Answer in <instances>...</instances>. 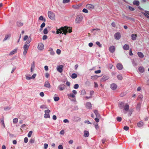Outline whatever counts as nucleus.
I'll use <instances>...</instances> for the list:
<instances>
[{
	"instance_id": "obj_42",
	"label": "nucleus",
	"mask_w": 149,
	"mask_h": 149,
	"mask_svg": "<svg viewBox=\"0 0 149 149\" xmlns=\"http://www.w3.org/2000/svg\"><path fill=\"white\" fill-rule=\"evenodd\" d=\"M26 77L27 80H29L32 79V77H29L28 75H26Z\"/></svg>"
},
{
	"instance_id": "obj_1",
	"label": "nucleus",
	"mask_w": 149,
	"mask_h": 149,
	"mask_svg": "<svg viewBox=\"0 0 149 149\" xmlns=\"http://www.w3.org/2000/svg\"><path fill=\"white\" fill-rule=\"evenodd\" d=\"M68 32L70 33L72 32L71 28L65 26L63 27H61L56 31V33L58 34L59 33L64 34L65 35H66Z\"/></svg>"
},
{
	"instance_id": "obj_29",
	"label": "nucleus",
	"mask_w": 149,
	"mask_h": 149,
	"mask_svg": "<svg viewBox=\"0 0 149 149\" xmlns=\"http://www.w3.org/2000/svg\"><path fill=\"white\" fill-rule=\"evenodd\" d=\"M67 95L69 98H70V97L74 98L75 96L74 95L71 93L68 94Z\"/></svg>"
},
{
	"instance_id": "obj_20",
	"label": "nucleus",
	"mask_w": 149,
	"mask_h": 149,
	"mask_svg": "<svg viewBox=\"0 0 149 149\" xmlns=\"http://www.w3.org/2000/svg\"><path fill=\"white\" fill-rule=\"evenodd\" d=\"M143 122L140 121L137 124V126L139 127H141L143 126Z\"/></svg>"
},
{
	"instance_id": "obj_49",
	"label": "nucleus",
	"mask_w": 149,
	"mask_h": 149,
	"mask_svg": "<svg viewBox=\"0 0 149 149\" xmlns=\"http://www.w3.org/2000/svg\"><path fill=\"white\" fill-rule=\"evenodd\" d=\"M79 85L77 84H75L74 86V89H77L79 88Z\"/></svg>"
},
{
	"instance_id": "obj_51",
	"label": "nucleus",
	"mask_w": 149,
	"mask_h": 149,
	"mask_svg": "<svg viewBox=\"0 0 149 149\" xmlns=\"http://www.w3.org/2000/svg\"><path fill=\"white\" fill-rule=\"evenodd\" d=\"M70 1V0H63V3H66L69 2Z\"/></svg>"
},
{
	"instance_id": "obj_55",
	"label": "nucleus",
	"mask_w": 149,
	"mask_h": 149,
	"mask_svg": "<svg viewBox=\"0 0 149 149\" xmlns=\"http://www.w3.org/2000/svg\"><path fill=\"white\" fill-rule=\"evenodd\" d=\"M72 7L74 9H77L79 8V7L77 5H73Z\"/></svg>"
},
{
	"instance_id": "obj_43",
	"label": "nucleus",
	"mask_w": 149,
	"mask_h": 149,
	"mask_svg": "<svg viewBox=\"0 0 149 149\" xmlns=\"http://www.w3.org/2000/svg\"><path fill=\"white\" fill-rule=\"evenodd\" d=\"M96 44L97 45H98L100 47H101L102 46V45L100 44V42L98 41L96 42Z\"/></svg>"
},
{
	"instance_id": "obj_33",
	"label": "nucleus",
	"mask_w": 149,
	"mask_h": 149,
	"mask_svg": "<svg viewBox=\"0 0 149 149\" xmlns=\"http://www.w3.org/2000/svg\"><path fill=\"white\" fill-rule=\"evenodd\" d=\"M10 35H6L5 36V38L3 40V41H4L6 40L8 38H10Z\"/></svg>"
},
{
	"instance_id": "obj_61",
	"label": "nucleus",
	"mask_w": 149,
	"mask_h": 149,
	"mask_svg": "<svg viewBox=\"0 0 149 149\" xmlns=\"http://www.w3.org/2000/svg\"><path fill=\"white\" fill-rule=\"evenodd\" d=\"M47 38V36L46 35H44L42 37V39L43 40H45Z\"/></svg>"
},
{
	"instance_id": "obj_46",
	"label": "nucleus",
	"mask_w": 149,
	"mask_h": 149,
	"mask_svg": "<svg viewBox=\"0 0 149 149\" xmlns=\"http://www.w3.org/2000/svg\"><path fill=\"white\" fill-rule=\"evenodd\" d=\"M43 33L44 34H46L47 33L48 31L47 29H45L43 31Z\"/></svg>"
},
{
	"instance_id": "obj_52",
	"label": "nucleus",
	"mask_w": 149,
	"mask_h": 149,
	"mask_svg": "<svg viewBox=\"0 0 149 149\" xmlns=\"http://www.w3.org/2000/svg\"><path fill=\"white\" fill-rule=\"evenodd\" d=\"M28 141V139L27 137H25L24 139V141L25 143H27Z\"/></svg>"
},
{
	"instance_id": "obj_28",
	"label": "nucleus",
	"mask_w": 149,
	"mask_h": 149,
	"mask_svg": "<svg viewBox=\"0 0 149 149\" xmlns=\"http://www.w3.org/2000/svg\"><path fill=\"white\" fill-rule=\"evenodd\" d=\"M138 56L141 58H143L144 56L143 54L141 52H138L137 53Z\"/></svg>"
},
{
	"instance_id": "obj_32",
	"label": "nucleus",
	"mask_w": 149,
	"mask_h": 149,
	"mask_svg": "<svg viewBox=\"0 0 149 149\" xmlns=\"http://www.w3.org/2000/svg\"><path fill=\"white\" fill-rule=\"evenodd\" d=\"M133 4L134 5L138 6L139 4V2L138 1L135 0L133 2Z\"/></svg>"
},
{
	"instance_id": "obj_15",
	"label": "nucleus",
	"mask_w": 149,
	"mask_h": 149,
	"mask_svg": "<svg viewBox=\"0 0 149 149\" xmlns=\"http://www.w3.org/2000/svg\"><path fill=\"white\" fill-rule=\"evenodd\" d=\"M109 79V77L108 76L104 75L102 77L101 80L102 81H105L106 80H108Z\"/></svg>"
},
{
	"instance_id": "obj_40",
	"label": "nucleus",
	"mask_w": 149,
	"mask_h": 149,
	"mask_svg": "<svg viewBox=\"0 0 149 149\" xmlns=\"http://www.w3.org/2000/svg\"><path fill=\"white\" fill-rule=\"evenodd\" d=\"M132 63L133 65L134 66H136L137 65V64L135 62L134 59H133L132 61Z\"/></svg>"
},
{
	"instance_id": "obj_39",
	"label": "nucleus",
	"mask_w": 149,
	"mask_h": 149,
	"mask_svg": "<svg viewBox=\"0 0 149 149\" xmlns=\"http://www.w3.org/2000/svg\"><path fill=\"white\" fill-rule=\"evenodd\" d=\"M45 24L44 22H43L42 23V24H41V25L40 26V30H41L42 29V28L45 27Z\"/></svg>"
},
{
	"instance_id": "obj_45",
	"label": "nucleus",
	"mask_w": 149,
	"mask_h": 149,
	"mask_svg": "<svg viewBox=\"0 0 149 149\" xmlns=\"http://www.w3.org/2000/svg\"><path fill=\"white\" fill-rule=\"evenodd\" d=\"M116 119L118 121L120 122L122 120V118L120 117H117Z\"/></svg>"
},
{
	"instance_id": "obj_8",
	"label": "nucleus",
	"mask_w": 149,
	"mask_h": 149,
	"mask_svg": "<svg viewBox=\"0 0 149 149\" xmlns=\"http://www.w3.org/2000/svg\"><path fill=\"white\" fill-rule=\"evenodd\" d=\"M86 8L88 10H93L94 8V6L92 4H88L86 5Z\"/></svg>"
},
{
	"instance_id": "obj_9",
	"label": "nucleus",
	"mask_w": 149,
	"mask_h": 149,
	"mask_svg": "<svg viewBox=\"0 0 149 149\" xmlns=\"http://www.w3.org/2000/svg\"><path fill=\"white\" fill-rule=\"evenodd\" d=\"M44 48V45L42 43H40L38 44V48L40 50H42Z\"/></svg>"
},
{
	"instance_id": "obj_36",
	"label": "nucleus",
	"mask_w": 149,
	"mask_h": 149,
	"mask_svg": "<svg viewBox=\"0 0 149 149\" xmlns=\"http://www.w3.org/2000/svg\"><path fill=\"white\" fill-rule=\"evenodd\" d=\"M77 77V75L75 73H73L71 76V77L72 79H75Z\"/></svg>"
},
{
	"instance_id": "obj_48",
	"label": "nucleus",
	"mask_w": 149,
	"mask_h": 149,
	"mask_svg": "<svg viewBox=\"0 0 149 149\" xmlns=\"http://www.w3.org/2000/svg\"><path fill=\"white\" fill-rule=\"evenodd\" d=\"M82 12L86 13H88V11L86 8H84L82 10Z\"/></svg>"
},
{
	"instance_id": "obj_38",
	"label": "nucleus",
	"mask_w": 149,
	"mask_h": 149,
	"mask_svg": "<svg viewBox=\"0 0 149 149\" xmlns=\"http://www.w3.org/2000/svg\"><path fill=\"white\" fill-rule=\"evenodd\" d=\"M117 78L118 79L120 80H121L123 79V77L121 74L118 75Z\"/></svg>"
},
{
	"instance_id": "obj_30",
	"label": "nucleus",
	"mask_w": 149,
	"mask_h": 149,
	"mask_svg": "<svg viewBox=\"0 0 149 149\" xmlns=\"http://www.w3.org/2000/svg\"><path fill=\"white\" fill-rule=\"evenodd\" d=\"M49 49V51H50V54L52 55H54L55 54V53L53 50V49L52 48H50Z\"/></svg>"
},
{
	"instance_id": "obj_41",
	"label": "nucleus",
	"mask_w": 149,
	"mask_h": 149,
	"mask_svg": "<svg viewBox=\"0 0 149 149\" xmlns=\"http://www.w3.org/2000/svg\"><path fill=\"white\" fill-rule=\"evenodd\" d=\"M18 119L17 118H15L13 120V123H14L16 124L18 122Z\"/></svg>"
},
{
	"instance_id": "obj_64",
	"label": "nucleus",
	"mask_w": 149,
	"mask_h": 149,
	"mask_svg": "<svg viewBox=\"0 0 149 149\" xmlns=\"http://www.w3.org/2000/svg\"><path fill=\"white\" fill-rule=\"evenodd\" d=\"M58 149H63V146L61 145H59L58 146Z\"/></svg>"
},
{
	"instance_id": "obj_3",
	"label": "nucleus",
	"mask_w": 149,
	"mask_h": 149,
	"mask_svg": "<svg viewBox=\"0 0 149 149\" xmlns=\"http://www.w3.org/2000/svg\"><path fill=\"white\" fill-rule=\"evenodd\" d=\"M83 17L81 15H79L76 16L75 22L77 24H79L82 22Z\"/></svg>"
},
{
	"instance_id": "obj_31",
	"label": "nucleus",
	"mask_w": 149,
	"mask_h": 149,
	"mask_svg": "<svg viewBox=\"0 0 149 149\" xmlns=\"http://www.w3.org/2000/svg\"><path fill=\"white\" fill-rule=\"evenodd\" d=\"M144 15L148 18H149V11H145L144 13Z\"/></svg>"
},
{
	"instance_id": "obj_37",
	"label": "nucleus",
	"mask_w": 149,
	"mask_h": 149,
	"mask_svg": "<svg viewBox=\"0 0 149 149\" xmlns=\"http://www.w3.org/2000/svg\"><path fill=\"white\" fill-rule=\"evenodd\" d=\"M39 19L40 20H42L44 22H45L46 21L45 19L42 16H40L39 18Z\"/></svg>"
},
{
	"instance_id": "obj_53",
	"label": "nucleus",
	"mask_w": 149,
	"mask_h": 149,
	"mask_svg": "<svg viewBox=\"0 0 149 149\" xmlns=\"http://www.w3.org/2000/svg\"><path fill=\"white\" fill-rule=\"evenodd\" d=\"M40 108L41 109H43V108L45 109V108H47V107H46V105H42L40 107Z\"/></svg>"
},
{
	"instance_id": "obj_63",
	"label": "nucleus",
	"mask_w": 149,
	"mask_h": 149,
	"mask_svg": "<svg viewBox=\"0 0 149 149\" xmlns=\"http://www.w3.org/2000/svg\"><path fill=\"white\" fill-rule=\"evenodd\" d=\"M34 142V139H31L29 141V142L31 143H33Z\"/></svg>"
},
{
	"instance_id": "obj_21",
	"label": "nucleus",
	"mask_w": 149,
	"mask_h": 149,
	"mask_svg": "<svg viewBox=\"0 0 149 149\" xmlns=\"http://www.w3.org/2000/svg\"><path fill=\"white\" fill-rule=\"evenodd\" d=\"M138 70L141 73H143L144 72V68L143 66H140L138 68Z\"/></svg>"
},
{
	"instance_id": "obj_57",
	"label": "nucleus",
	"mask_w": 149,
	"mask_h": 149,
	"mask_svg": "<svg viewBox=\"0 0 149 149\" xmlns=\"http://www.w3.org/2000/svg\"><path fill=\"white\" fill-rule=\"evenodd\" d=\"M61 50L60 49H58L57 50L56 53L57 54H60L61 53Z\"/></svg>"
},
{
	"instance_id": "obj_18",
	"label": "nucleus",
	"mask_w": 149,
	"mask_h": 149,
	"mask_svg": "<svg viewBox=\"0 0 149 149\" xmlns=\"http://www.w3.org/2000/svg\"><path fill=\"white\" fill-rule=\"evenodd\" d=\"M117 68L119 70H122L123 68V66L120 63H118L117 64V66H116Z\"/></svg>"
},
{
	"instance_id": "obj_10",
	"label": "nucleus",
	"mask_w": 149,
	"mask_h": 149,
	"mask_svg": "<svg viewBox=\"0 0 149 149\" xmlns=\"http://www.w3.org/2000/svg\"><path fill=\"white\" fill-rule=\"evenodd\" d=\"M115 39L116 40L119 39L121 37L120 33H116L114 35Z\"/></svg>"
},
{
	"instance_id": "obj_58",
	"label": "nucleus",
	"mask_w": 149,
	"mask_h": 149,
	"mask_svg": "<svg viewBox=\"0 0 149 149\" xmlns=\"http://www.w3.org/2000/svg\"><path fill=\"white\" fill-rule=\"evenodd\" d=\"M28 38V36H27V35L25 36L23 38L24 40V41L26 40Z\"/></svg>"
},
{
	"instance_id": "obj_14",
	"label": "nucleus",
	"mask_w": 149,
	"mask_h": 149,
	"mask_svg": "<svg viewBox=\"0 0 149 149\" xmlns=\"http://www.w3.org/2000/svg\"><path fill=\"white\" fill-rule=\"evenodd\" d=\"M115 50V47L114 46H110L109 48V51L111 53H113Z\"/></svg>"
},
{
	"instance_id": "obj_62",
	"label": "nucleus",
	"mask_w": 149,
	"mask_h": 149,
	"mask_svg": "<svg viewBox=\"0 0 149 149\" xmlns=\"http://www.w3.org/2000/svg\"><path fill=\"white\" fill-rule=\"evenodd\" d=\"M40 95L42 97H43L44 96V94L43 92H41L40 93Z\"/></svg>"
},
{
	"instance_id": "obj_47",
	"label": "nucleus",
	"mask_w": 149,
	"mask_h": 149,
	"mask_svg": "<svg viewBox=\"0 0 149 149\" xmlns=\"http://www.w3.org/2000/svg\"><path fill=\"white\" fill-rule=\"evenodd\" d=\"M86 93V91L85 90H82L81 91V94L83 95H85Z\"/></svg>"
},
{
	"instance_id": "obj_56",
	"label": "nucleus",
	"mask_w": 149,
	"mask_h": 149,
	"mask_svg": "<svg viewBox=\"0 0 149 149\" xmlns=\"http://www.w3.org/2000/svg\"><path fill=\"white\" fill-rule=\"evenodd\" d=\"M48 146V145L47 143H45L44 144V148L45 149H46Z\"/></svg>"
},
{
	"instance_id": "obj_17",
	"label": "nucleus",
	"mask_w": 149,
	"mask_h": 149,
	"mask_svg": "<svg viewBox=\"0 0 149 149\" xmlns=\"http://www.w3.org/2000/svg\"><path fill=\"white\" fill-rule=\"evenodd\" d=\"M17 48H16L15 49L13 50L10 52V53H9V55H13L14 54H15L17 52Z\"/></svg>"
},
{
	"instance_id": "obj_22",
	"label": "nucleus",
	"mask_w": 149,
	"mask_h": 149,
	"mask_svg": "<svg viewBox=\"0 0 149 149\" xmlns=\"http://www.w3.org/2000/svg\"><path fill=\"white\" fill-rule=\"evenodd\" d=\"M131 38L133 40H135L136 39L137 35L136 34H133L131 35Z\"/></svg>"
},
{
	"instance_id": "obj_4",
	"label": "nucleus",
	"mask_w": 149,
	"mask_h": 149,
	"mask_svg": "<svg viewBox=\"0 0 149 149\" xmlns=\"http://www.w3.org/2000/svg\"><path fill=\"white\" fill-rule=\"evenodd\" d=\"M48 16L51 19L54 20L55 19V17L54 14L52 12L49 11L48 13Z\"/></svg>"
},
{
	"instance_id": "obj_54",
	"label": "nucleus",
	"mask_w": 149,
	"mask_h": 149,
	"mask_svg": "<svg viewBox=\"0 0 149 149\" xmlns=\"http://www.w3.org/2000/svg\"><path fill=\"white\" fill-rule=\"evenodd\" d=\"M123 129L127 131L129 130V128L127 126H125L124 127Z\"/></svg>"
},
{
	"instance_id": "obj_19",
	"label": "nucleus",
	"mask_w": 149,
	"mask_h": 149,
	"mask_svg": "<svg viewBox=\"0 0 149 149\" xmlns=\"http://www.w3.org/2000/svg\"><path fill=\"white\" fill-rule=\"evenodd\" d=\"M89 135V134L88 131L85 130L84 131V136L86 137H88Z\"/></svg>"
},
{
	"instance_id": "obj_27",
	"label": "nucleus",
	"mask_w": 149,
	"mask_h": 149,
	"mask_svg": "<svg viewBox=\"0 0 149 149\" xmlns=\"http://www.w3.org/2000/svg\"><path fill=\"white\" fill-rule=\"evenodd\" d=\"M124 103L123 102H120L118 105L119 108L120 109H122L123 108Z\"/></svg>"
},
{
	"instance_id": "obj_25",
	"label": "nucleus",
	"mask_w": 149,
	"mask_h": 149,
	"mask_svg": "<svg viewBox=\"0 0 149 149\" xmlns=\"http://www.w3.org/2000/svg\"><path fill=\"white\" fill-rule=\"evenodd\" d=\"M94 112L96 115L97 117L99 118L100 117V115L98 111L97 110H94Z\"/></svg>"
},
{
	"instance_id": "obj_26",
	"label": "nucleus",
	"mask_w": 149,
	"mask_h": 149,
	"mask_svg": "<svg viewBox=\"0 0 149 149\" xmlns=\"http://www.w3.org/2000/svg\"><path fill=\"white\" fill-rule=\"evenodd\" d=\"M35 68V62L33 61L31 64V71L32 72Z\"/></svg>"
},
{
	"instance_id": "obj_11",
	"label": "nucleus",
	"mask_w": 149,
	"mask_h": 149,
	"mask_svg": "<svg viewBox=\"0 0 149 149\" xmlns=\"http://www.w3.org/2000/svg\"><path fill=\"white\" fill-rule=\"evenodd\" d=\"M65 86L63 84H61L58 86V88L60 91H62L65 89Z\"/></svg>"
},
{
	"instance_id": "obj_13",
	"label": "nucleus",
	"mask_w": 149,
	"mask_h": 149,
	"mask_svg": "<svg viewBox=\"0 0 149 149\" xmlns=\"http://www.w3.org/2000/svg\"><path fill=\"white\" fill-rule=\"evenodd\" d=\"M86 108L88 109H91V104L89 102H88L86 103Z\"/></svg>"
},
{
	"instance_id": "obj_6",
	"label": "nucleus",
	"mask_w": 149,
	"mask_h": 149,
	"mask_svg": "<svg viewBox=\"0 0 149 149\" xmlns=\"http://www.w3.org/2000/svg\"><path fill=\"white\" fill-rule=\"evenodd\" d=\"M63 66L62 65H60L58 66L56 68V69L60 73H61L63 71Z\"/></svg>"
},
{
	"instance_id": "obj_35",
	"label": "nucleus",
	"mask_w": 149,
	"mask_h": 149,
	"mask_svg": "<svg viewBox=\"0 0 149 149\" xmlns=\"http://www.w3.org/2000/svg\"><path fill=\"white\" fill-rule=\"evenodd\" d=\"M98 77V76L95 75L91 76V79L94 80L97 79Z\"/></svg>"
},
{
	"instance_id": "obj_50",
	"label": "nucleus",
	"mask_w": 149,
	"mask_h": 149,
	"mask_svg": "<svg viewBox=\"0 0 149 149\" xmlns=\"http://www.w3.org/2000/svg\"><path fill=\"white\" fill-rule=\"evenodd\" d=\"M54 100L55 101H57L59 100V98L58 97H54Z\"/></svg>"
},
{
	"instance_id": "obj_24",
	"label": "nucleus",
	"mask_w": 149,
	"mask_h": 149,
	"mask_svg": "<svg viewBox=\"0 0 149 149\" xmlns=\"http://www.w3.org/2000/svg\"><path fill=\"white\" fill-rule=\"evenodd\" d=\"M123 48L125 50H128L129 49V46L127 44H125L123 46Z\"/></svg>"
},
{
	"instance_id": "obj_44",
	"label": "nucleus",
	"mask_w": 149,
	"mask_h": 149,
	"mask_svg": "<svg viewBox=\"0 0 149 149\" xmlns=\"http://www.w3.org/2000/svg\"><path fill=\"white\" fill-rule=\"evenodd\" d=\"M32 131H30L29 132L28 134V136L29 137H31L32 134Z\"/></svg>"
},
{
	"instance_id": "obj_7",
	"label": "nucleus",
	"mask_w": 149,
	"mask_h": 149,
	"mask_svg": "<svg viewBox=\"0 0 149 149\" xmlns=\"http://www.w3.org/2000/svg\"><path fill=\"white\" fill-rule=\"evenodd\" d=\"M129 105L126 104H125L124 107V109L123 110V112L124 113H126L127 111H128L129 109Z\"/></svg>"
},
{
	"instance_id": "obj_23",
	"label": "nucleus",
	"mask_w": 149,
	"mask_h": 149,
	"mask_svg": "<svg viewBox=\"0 0 149 149\" xmlns=\"http://www.w3.org/2000/svg\"><path fill=\"white\" fill-rule=\"evenodd\" d=\"M23 25V23L20 21H17V25L18 27H21Z\"/></svg>"
},
{
	"instance_id": "obj_60",
	"label": "nucleus",
	"mask_w": 149,
	"mask_h": 149,
	"mask_svg": "<svg viewBox=\"0 0 149 149\" xmlns=\"http://www.w3.org/2000/svg\"><path fill=\"white\" fill-rule=\"evenodd\" d=\"M100 72L101 70H96L95 71V74L100 73Z\"/></svg>"
},
{
	"instance_id": "obj_12",
	"label": "nucleus",
	"mask_w": 149,
	"mask_h": 149,
	"mask_svg": "<svg viewBox=\"0 0 149 149\" xmlns=\"http://www.w3.org/2000/svg\"><path fill=\"white\" fill-rule=\"evenodd\" d=\"M117 86L116 84L114 83L111 84L110 85L111 88L113 90H115L116 89Z\"/></svg>"
},
{
	"instance_id": "obj_59",
	"label": "nucleus",
	"mask_w": 149,
	"mask_h": 149,
	"mask_svg": "<svg viewBox=\"0 0 149 149\" xmlns=\"http://www.w3.org/2000/svg\"><path fill=\"white\" fill-rule=\"evenodd\" d=\"M99 118L97 117L95 118V120L97 123H98L99 121Z\"/></svg>"
},
{
	"instance_id": "obj_5",
	"label": "nucleus",
	"mask_w": 149,
	"mask_h": 149,
	"mask_svg": "<svg viewBox=\"0 0 149 149\" xmlns=\"http://www.w3.org/2000/svg\"><path fill=\"white\" fill-rule=\"evenodd\" d=\"M50 111L49 109H48L47 110L45 111V114L44 115V117L45 118H50V116L49 114V113H50Z\"/></svg>"
},
{
	"instance_id": "obj_16",
	"label": "nucleus",
	"mask_w": 149,
	"mask_h": 149,
	"mask_svg": "<svg viewBox=\"0 0 149 149\" xmlns=\"http://www.w3.org/2000/svg\"><path fill=\"white\" fill-rule=\"evenodd\" d=\"M44 86L47 88H49L51 87V85L48 81H46L45 82Z\"/></svg>"
},
{
	"instance_id": "obj_2",
	"label": "nucleus",
	"mask_w": 149,
	"mask_h": 149,
	"mask_svg": "<svg viewBox=\"0 0 149 149\" xmlns=\"http://www.w3.org/2000/svg\"><path fill=\"white\" fill-rule=\"evenodd\" d=\"M31 39H28L25 42V44L23 47L24 49V52L23 54L24 56H25L28 52V49L30 46L29 43L31 41Z\"/></svg>"
},
{
	"instance_id": "obj_34",
	"label": "nucleus",
	"mask_w": 149,
	"mask_h": 149,
	"mask_svg": "<svg viewBox=\"0 0 149 149\" xmlns=\"http://www.w3.org/2000/svg\"><path fill=\"white\" fill-rule=\"evenodd\" d=\"M0 121L1 122V123H2L3 125V126L4 127H5V124H4V118H3H3H1L0 119Z\"/></svg>"
}]
</instances>
